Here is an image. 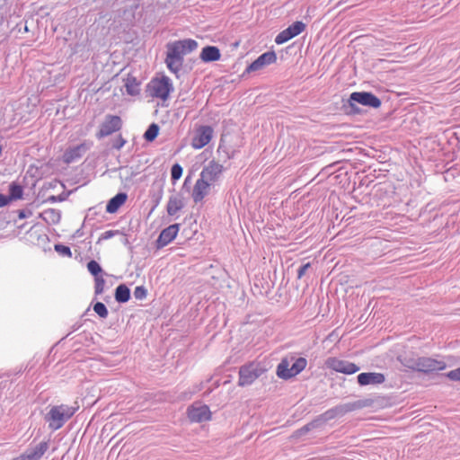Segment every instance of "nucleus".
<instances>
[{
    "instance_id": "1",
    "label": "nucleus",
    "mask_w": 460,
    "mask_h": 460,
    "mask_svg": "<svg viewBox=\"0 0 460 460\" xmlns=\"http://www.w3.org/2000/svg\"><path fill=\"white\" fill-rule=\"evenodd\" d=\"M167 53L165 64L173 74H178L183 65V56L194 51L198 48V42L192 39H184L169 42L166 45Z\"/></svg>"
},
{
    "instance_id": "2",
    "label": "nucleus",
    "mask_w": 460,
    "mask_h": 460,
    "mask_svg": "<svg viewBox=\"0 0 460 460\" xmlns=\"http://www.w3.org/2000/svg\"><path fill=\"white\" fill-rule=\"evenodd\" d=\"M373 403L372 399H364V400H358L351 402H347L343 404L336 405L323 413L318 415L315 417L313 420L309 422L310 427L312 429L322 428L323 425H325L328 421L338 418L342 417L345 414L365 408L369 407Z\"/></svg>"
},
{
    "instance_id": "3",
    "label": "nucleus",
    "mask_w": 460,
    "mask_h": 460,
    "mask_svg": "<svg viewBox=\"0 0 460 460\" xmlns=\"http://www.w3.org/2000/svg\"><path fill=\"white\" fill-rule=\"evenodd\" d=\"M78 407H70L65 404L53 406L46 415L49 427L53 430L60 429L75 413Z\"/></svg>"
},
{
    "instance_id": "4",
    "label": "nucleus",
    "mask_w": 460,
    "mask_h": 460,
    "mask_svg": "<svg viewBox=\"0 0 460 460\" xmlns=\"http://www.w3.org/2000/svg\"><path fill=\"white\" fill-rule=\"evenodd\" d=\"M172 91L173 86L172 81L166 75H163L160 78H153L146 86V92H149L152 97L158 98L163 101H166Z\"/></svg>"
},
{
    "instance_id": "5",
    "label": "nucleus",
    "mask_w": 460,
    "mask_h": 460,
    "mask_svg": "<svg viewBox=\"0 0 460 460\" xmlns=\"http://www.w3.org/2000/svg\"><path fill=\"white\" fill-rule=\"evenodd\" d=\"M265 372L266 368L260 362L252 361L244 364L239 368L238 385H250Z\"/></svg>"
},
{
    "instance_id": "6",
    "label": "nucleus",
    "mask_w": 460,
    "mask_h": 460,
    "mask_svg": "<svg viewBox=\"0 0 460 460\" xmlns=\"http://www.w3.org/2000/svg\"><path fill=\"white\" fill-rule=\"evenodd\" d=\"M306 358L300 357L296 358L289 367V361L285 358H282L280 363L278 365L276 374L279 378L288 380L300 374L306 367Z\"/></svg>"
},
{
    "instance_id": "7",
    "label": "nucleus",
    "mask_w": 460,
    "mask_h": 460,
    "mask_svg": "<svg viewBox=\"0 0 460 460\" xmlns=\"http://www.w3.org/2000/svg\"><path fill=\"white\" fill-rule=\"evenodd\" d=\"M123 125L122 119L118 115L107 114L104 117V120L100 125L99 130L96 132V137L102 139L106 137L114 132L121 129Z\"/></svg>"
},
{
    "instance_id": "8",
    "label": "nucleus",
    "mask_w": 460,
    "mask_h": 460,
    "mask_svg": "<svg viewBox=\"0 0 460 460\" xmlns=\"http://www.w3.org/2000/svg\"><path fill=\"white\" fill-rule=\"evenodd\" d=\"M415 366L416 371L422 372L424 374L441 371L447 367V364L443 360H437L428 357L418 358V363Z\"/></svg>"
},
{
    "instance_id": "9",
    "label": "nucleus",
    "mask_w": 460,
    "mask_h": 460,
    "mask_svg": "<svg viewBox=\"0 0 460 460\" xmlns=\"http://www.w3.org/2000/svg\"><path fill=\"white\" fill-rule=\"evenodd\" d=\"M225 168L222 164L211 160L205 165L200 172V177L208 181L209 184H214L218 181L222 176Z\"/></svg>"
},
{
    "instance_id": "10",
    "label": "nucleus",
    "mask_w": 460,
    "mask_h": 460,
    "mask_svg": "<svg viewBox=\"0 0 460 460\" xmlns=\"http://www.w3.org/2000/svg\"><path fill=\"white\" fill-rule=\"evenodd\" d=\"M327 367L346 375H352L355 374L359 370V367L356 365L355 363L340 359L337 358H328L325 362Z\"/></svg>"
},
{
    "instance_id": "11",
    "label": "nucleus",
    "mask_w": 460,
    "mask_h": 460,
    "mask_svg": "<svg viewBox=\"0 0 460 460\" xmlns=\"http://www.w3.org/2000/svg\"><path fill=\"white\" fill-rule=\"evenodd\" d=\"M305 27L306 25L301 21L293 22L287 29L283 30L277 35L275 38L276 44L280 45L295 38L296 36L302 33L305 30Z\"/></svg>"
},
{
    "instance_id": "12",
    "label": "nucleus",
    "mask_w": 460,
    "mask_h": 460,
    "mask_svg": "<svg viewBox=\"0 0 460 460\" xmlns=\"http://www.w3.org/2000/svg\"><path fill=\"white\" fill-rule=\"evenodd\" d=\"M213 132V128L210 126H199L191 139V146L194 149H201L210 142Z\"/></svg>"
},
{
    "instance_id": "13",
    "label": "nucleus",
    "mask_w": 460,
    "mask_h": 460,
    "mask_svg": "<svg viewBox=\"0 0 460 460\" xmlns=\"http://www.w3.org/2000/svg\"><path fill=\"white\" fill-rule=\"evenodd\" d=\"M351 102L374 109L379 108L382 104L381 100L371 92H354L351 93Z\"/></svg>"
},
{
    "instance_id": "14",
    "label": "nucleus",
    "mask_w": 460,
    "mask_h": 460,
    "mask_svg": "<svg viewBox=\"0 0 460 460\" xmlns=\"http://www.w3.org/2000/svg\"><path fill=\"white\" fill-rule=\"evenodd\" d=\"M277 61L275 51L270 50L260 55L245 69V73H252L262 69L264 66L273 64Z\"/></svg>"
},
{
    "instance_id": "15",
    "label": "nucleus",
    "mask_w": 460,
    "mask_h": 460,
    "mask_svg": "<svg viewBox=\"0 0 460 460\" xmlns=\"http://www.w3.org/2000/svg\"><path fill=\"white\" fill-rule=\"evenodd\" d=\"M91 147V144L84 142L75 146H69L63 155V162L66 164L80 159Z\"/></svg>"
},
{
    "instance_id": "16",
    "label": "nucleus",
    "mask_w": 460,
    "mask_h": 460,
    "mask_svg": "<svg viewBox=\"0 0 460 460\" xmlns=\"http://www.w3.org/2000/svg\"><path fill=\"white\" fill-rule=\"evenodd\" d=\"M179 229L180 224H172L163 229L155 241L156 249H162L163 247L166 246L171 242H172L177 236Z\"/></svg>"
},
{
    "instance_id": "17",
    "label": "nucleus",
    "mask_w": 460,
    "mask_h": 460,
    "mask_svg": "<svg viewBox=\"0 0 460 460\" xmlns=\"http://www.w3.org/2000/svg\"><path fill=\"white\" fill-rule=\"evenodd\" d=\"M188 418L193 422H203L211 419V411L208 405L192 404L187 410Z\"/></svg>"
},
{
    "instance_id": "18",
    "label": "nucleus",
    "mask_w": 460,
    "mask_h": 460,
    "mask_svg": "<svg viewBox=\"0 0 460 460\" xmlns=\"http://www.w3.org/2000/svg\"><path fill=\"white\" fill-rule=\"evenodd\" d=\"M357 380L360 386L381 385L385 381V376L382 373L364 372L357 376Z\"/></svg>"
},
{
    "instance_id": "19",
    "label": "nucleus",
    "mask_w": 460,
    "mask_h": 460,
    "mask_svg": "<svg viewBox=\"0 0 460 460\" xmlns=\"http://www.w3.org/2000/svg\"><path fill=\"white\" fill-rule=\"evenodd\" d=\"M184 207L185 199L182 193L177 192L170 196L166 205V211L169 216L172 217L175 216L179 211H181Z\"/></svg>"
},
{
    "instance_id": "20",
    "label": "nucleus",
    "mask_w": 460,
    "mask_h": 460,
    "mask_svg": "<svg viewBox=\"0 0 460 460\" xmlns=\"http://www.w3.org/2000/svg\"><path fill=\"white\" fill-rule=\"evenodd\" d=\"M210 185L201 177L197 180L192 190V199L195 203L200 202L205 198L208 193Z\"/></svg>"
},
{
    "instance_id": "21",
    "label": "nucleus",
    "mask_w": 460,
    "mask_h": 460,
    "mask_svg": "<svg viewBox=\"0 0 460 460\" xmlns=\"http://www.w3.org/2000/svg\"><path fill=\"white\" fill-rule=\"evenodd\" d=\"M49 448V443L42 441L34 447H30L22 455L24 460H40Z\"/></svg>"
},
{
    "instance_id": "22",
    "label": "nucleus",
    "mask_w": 460,
    "mask_h": 460,
    "mask_svg": "<svg viewBox=\"0 0 460 460\" xmlns=\"http://www.w3.org/2000/svg\"><path fill=\"white\" fill-rule=\"evenodd\" d=\"M199 58L204 63H211L221 58L220 49L217 46H206L201 49Z\"/></svg>"
},
{
    "instance_id": "23",
    "label": "nucleus",
    "mask_w": 460,
    "mask_h": 460,
    "mask_svg": "<svg viewBox=\"0 0 460 460\" xmlns=\"http://www.w3.org/2000/svg\"><path fill=\"white\" fill-rule=\"evenodd\" d=\"M128 194L119 192L112 197L106 205V211L110 214L116 213L119 208L127 201Z\"/></svg>"
},
{
    "instance_id": "24",
    "label": "nucleus",
    "mask_w": 460,
    "mask_h": 460,
    "mask_svg": "<svg viewBox=\"0 0 460 460\" xmlns=\"http://www.w3.org/2000/svg\"><path fill=\"white\" fill-rule=\"evenodd\" d=\"M39 217L48 225H57L60 222L61 212L55 208H48L39 214Z\"/></svg>"
},
{
    "instance_id": "25",
    "label": "nucleus",
    "mask_w": 460,
    "mask_h": 460,
    "mask_svg": "<svg viewBox=\"0 0 460 460\" xmlns=\"http://www.w3.org/2000/svg\"><path fill=\"white\" fill-rule=\"evenodd\" d=\"M115 300L119 304H124L128 302L130 299V289L125 284H119L114 292Z\"/></svg>"
},
{
    "instance_id": "26",
    "label": "nucleus",
    "mask_w": 460,
    "mask_h": 460,
    "mask_svg": "<svg viewBox=\"0 0 460 460\" xmlns=\"http://www.w3.org/2000/svg\"><path fill=\"white\" fill-rule=\"evenodd\" d=\"M23 195V187L16 182L13 181L9 185V194L6 195V198L9 203L13 200H17L22 199Z\"/></svg>"
},
{
    "instance_id": "27",
    "label": "nucleus",
    "mask_w": 460,
    "mask_h": 460,
    "mask_svg": "<svg viewBox=\"0 0 460 460\" xmlns=\"http://www.w3.org/2000/svg\"><path fill=\"white\" fill-rule=\"evenodd\" d=\"M140 82L135 76H128L125 82V88L128 94L136 96L140 93Z\"/></svg>"
},
{
    "instance_id": "28",
    "label": "nucleus",
    "mask_w": 460,
    "mask_h": 460,
    "mask_svg": "<svg viewBox=\"0 0 460 460\" xmlns=\"http://www.w3.org/2000/svg\"><path fill=\"white\" fill-rule=\"evenodd\" d=\"M160 128L158 124L153 122L151 123L146 132L144 133V138L146 142H153L159 134Z\"/></svg>"
},
{
    "instance_id": "29",
    "label": "nucleus",
    "mask_w": 460,
    "mask_h": 460,
    "mask_svg": "<svg viewBox=\"0 0 460 460\" xmlns=\"http://www.w3.org/2000/svg\"><path fill=\"white\" fill-rule=\"evenodd\" d=\"M87 270L93 276V277H97V276H100V275H104L106 274L102 268L101 267V265L94 260H91L87 262Z\"/></svg>"
},
{
    "instance_id": "30",
    "label": "nucleus",
    "mask_w": 460,
    "mask_h": 460,
    "mask_svg": "<svg viewBox=\"0 0 460 460\" xmlns=\"http://www.w3.org/2000/svg\"><path fill=\"white\" fill-rule=\"evenodd\" d=\"M183 169L181 164H174L171 168V181L172 184H175V182L180 180V178L182 176Z\"/></svg>"
},
{
    "instance_id": "31",
    "label": "nucleus",
    "mask_w": 460,
    "mask_h": 460,
    "mask_svg": "<svg viewBox=\"0 0 460 460\" xmlns=\"http://www.w3.org/2000/svg\"><path fill=\"white\" fill-rule=\"evenodd\" d=\"M93 311L102 319L107 318L109 311L106 305L102 302H96L93 305Z\"/></svg>"
},
{
    "instance_id": "32",
    "label": "nucleus",
    "mask_w": 460,
    "mask_h": 460,
    "mask_svg": "<svg viewBox=\"0 0 460 460\" xmlns=\"http://www.w3.org/2000/svg\"><path fill=\"white\" fill-rule=\"evenodd\" d=\"M104 286H105V279H103V275L94 277V294H95V296H99L103 293Z\"/></svg>"
},
{
    "instance_id": "33",
    "label": "nucleus",
    "mask_w": 460,
    "mask_h": 460,
    "mask_svg": "<svg viewBox=\"0 0 460 460\" xmlns=\"http://www.w3.org/2000/svg\"><path fill=\"white\" fill-rule=\"evenodd\" d=\"M71 190L69 191H63L62 193H60L59 195L58 196H55V195H51L49 197L47 198V199L44 200V202H50V203H55V202H62V201H65L67 199V198L69 197V195L71 194Z\"/></svg>"
},
{
    "instance_id": "34",
    "label": "nucleus",
    "mask_w": 460,
    "mask_h": 460,
    "mask_svg": "<svg viewBox=\"0 0 460 460\" xmlns=\"http://www.w3.org/2000/svg\"><path fill=\"white\" fill-rule=\"evenodd\" d=\"M54 250L61 256L72 257V252L69 246L62 243H56L54 245Z\"/></svg>"
},
{
    "instance_id": "35",
    "label": "nucleus",
    "mask_w": 460,
    "mask_h": 460,
    "mask_svg": "<svg viewBox=\"0 0 460 460\" xmlns=\"http://www.w3.org/2000/svg\"><path fill=\"white\" fill-rule=\"evenodd\" d=\"M357 102H351V94L348 100V105H345L346 112L348 114H359L361 112V109L356 105Z\"/></svg>"
},
{
    "instance_id": "36",
    "label": "nucleus",
    "mask_w": 460,
    "mask_h": 460,
    "mask_svg": "<svg viewBox=\"0 0 460 460\" xmlns=\"http://www.w3.org/2000/svg\"><path fill=\"white\" fill-rule=\"evenodd\" d=\"M147 296V289L144 286H138L134 290V296L136 299L142 300Z\"/></svg>"
},
{
    "instance_id": "37",
    "label": "nucleus",
    "mask_w": 460,
    "mask_h": 460,
    "mask_svg": "<svg viewBox=\"0 0 460 460\" xmlns=\"http://www.w3.org/2000/svg\"><path fill=\"white\" fill-rule=\"evenodd\" d=\"M313 430L312 428L310 427V424L309 422L307 424H305V426H303L302 428L296 429L292 437L293 438H300L305 434H307L309 431Z\"/></svg>"
},
{
    "instance_id": "38",
    "label": "nucleus",
    "mask_w": 460,
    "mask_h": 460,
    "mask_svg": "<svg viewBox=\"0 0 460 460\" xmlns=\"http://www.w3.org/2000/svg\"><path fill=\"white\" fill-rule=\"evenodd\" d=\"M120 234V232L119 230H109V231H106L104 233H102L101 234V236L99 237L98 241H97V243H100L103 240H108L117 234Z\"/></svg>"
},
{
    "instance_id": "39",
    "label": "nucleus",
    "mask_w": 460,
    "mask_h": 460,
    "mask_svg": "<svg viewBox=\"0 0 460 460\" xmlns=\"http://www.w3.org/2000/svg\"><path fill=\"white\" fill-rule=\"evenodd\" d=\"M401 362H402V364L404 367L416 371V366L415 365H417V363H418V358H404L403 359H401Z\"/></svg>"
},
{
    "instance_id": "40",
    "label": "nucleus",
    "mask_w": 460,
    "mask_h": 460,
    "mask_svg": "<svg viewBox=\"0 0 460 460\" xmlns=\"http://www.w3.org/2000/svg\"><path fill=\"white\" fill-rule=\"evenodd\" d=\"M126 142H127L126 139L121 135H119L117 137V138L113 141L112 147L117 150H119L120 148H122L124 146Z\"/></svg>"
},
{
    "instance_id": "41",
    "label": "nucleus",
    "mask_w": 460,
    "mask_h": 460,
    "mask_svg": "<svg viewBox=\"0 0 460 460\" xmlns=\"http://www.w3.org/2000/svg\"><path fill=\"white\" fill-rule=\"evenodd\" d=\"M446 376L452 381H460V367L449 371L446 374Z\"/></svg>"
},
{
    "instance_id": "42",
    "label": "nucleus",
    "mask_w": 460,
    "mask_h": 460,
    "mask_svg": "<svg viewBox=\"0 0 460 460\" xmlns=\"http://www.w3.org/2000/svg\"><path fill=\"white\" fill-rule=\"evenodd\" d=\"M309 268H311L310 262H307L300 266L299 269L297 270V278L302 279L305 275V272Z\"/></svg>"
},
{
    "instance_id": "43",
    "label": "nucleus",
    "mask_w": 460,
    "mask_h": 460,
    "mask_svg": "<svg viewBox=\"0 0 460 460\" xmlns=\"http://www.w3.org/2000/svg\"><path fill=\"white\" fill-rule=\"evenodd\" d=\"M32 215V211L30 209H19L18 210V217L20 219L26 218Z\"/></svg>"
},
{
    "instance_id": "44",
    "label": "nucleus",
    "mask_w": 460,
    "mask_h": 460,
    "mask_svg": "<svg viewBox=\"0 0 460 460\" xmlns=\"http://www.w3.org/2000/svg\"><path fill=\"white\" fill-rule=\"evenodd\" d=\"M9 204L6 195L0 193V208H3Z\"/></svg>"
},
{
    "instance_id": "45",
    "label": "nucleus",
    "mask_w": 460,
    "mask_h": 460,
    "mask_svg": "<svg viewBox=\"0 0 460 460\" xmlns=\"http://www.w3.org/2000/svg\"><path fill=\"white\" fill-rule=\"evenodd\" d=\"M222 151H224L226 154V159L231 158V156L226 152L225 147L223 146V145L220 143L219 146L217 148V152L220 154Z\"/></svg>"
},
{
    "instance_id": "46",
    "label": "nucleus",
    "mask_w": 460,
    "mask_h": 460,
    "mask_svg": "<svg viewBox=\"0 0 460 460\" xmlns=\"http://www.w3.org/2000/svg\"><path fill=\"white\" fill-rule=\"evenodd\" d=\"M162 195H163V190H160V191L157 194V197L155 198V206H157L159 204L160 200L162 199Z\"/></svg>"
},
{
    "instance_id": "47",
    "label": "nucleus",
    "mask_w": 460,
    "mask_h": 460,
    "mask_svg": "<svg viewBox=\"0 0 460 460\" xmlns=\"http://www.w3.org/2000/svg\"><path fill=\"white\" fill-rule=\"evenodd\" d=\"M75 234H76V235H78V236L83 235V233L81 232V229H78V230L75 232Z\"/></svg>"
},
{
    "instance_id": "48",
    "label": "nucleus",
    "mask_w": 460,
    "mask_h": 460,
    "mask_svg": "<svg viewBox=\"0 0 460 460\" xmlns=\"http://www.w3.org/2000/svg\"><path fill=\"white\" fill-rule=\"evenodd\" d=\"M136 175V173L134 172H131L130 175L128 177L129 179H131L132 177H134Z\"/></svg>"
},
{
    "instance_id": "49",
    "label": "nucleus",
    "mask_w": 460,
    "mask_h": 460,
    "mask_svg": "<svg viewBox=\"0 0 460 460\" xmlns=\"http://www.w3.org/2000/svg\"><path fill=\"white\" fill-rule=\"evenodd\" d=\"M79 327H80V325H74L73 326V331H76Z\"/></svg>"
},
{
    "instance_id": "50",
    "label": "nucleus",
    "mask_w": 460,
    "mask_h": 460,
    "mask_svg": "<svg viewBox=\"0 0 460 460\" xmlns=\"http://www.w3.org/2000/svg\"><path fill=\"white\" fill-rule=\"evenodd\" d=\"M13 460H24V458L22 456L20 458H14Z\"/></svg>"
},
{
    "instance_id": "51",
    "label": "nucleus",
    "mask_w": 460,
    "mask_h": 460,
    "mask_svg": "<svg viewBox=\"0 0 460 460\" xmlns=\"http://www.w3.org/2000/svg\"><path fill=\"white\" fill-rule=\"evenodd\" d=\"M128 243V240L127 237L124 238V243Z\"/></svg>"
},
{
    "instance_id": "52",
    "label": "nucleus",
    "mask_w": 460,
    "mask_h": 460,
    "mask_svg": "<svg viewBox=\"0 0 460 460\" xmlns=\"http://www.w3.org/2000/svg\"><path fill=\"white\" fill-rule=\"evenodd\" d=\"M188 181H189V177H187V178L185 179L184 185H186V184H187Z\"/></svg>"
}]
</instances>
